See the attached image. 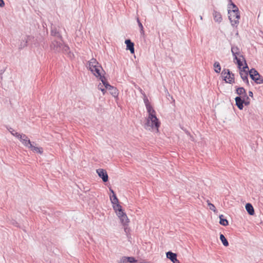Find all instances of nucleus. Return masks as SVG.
<instances>
[{
  "instance_id": "nucleus-1",
  "label": "nucleus",
  "mask_w": 263,
  "mask_h": 263,
  "mask_svg": "<svg viewBox=\"0 0 263 263\" xmlns=\"http://www.w3.org/2000/svg\"><path fill=\"white\" fill-rule=\"evenodd\" d=\"M148 116L146 119V122L144 124V127L147 130H156L158 131L160 123L156 116V111L151 105L146 106Z\"/></svg>"
},
{
  "instance_id": "nucleus-2",
  "label": "nucleus",
  "mask_w": 263,
  "mask_h": 263,
  "mask_svg": "<svg viewBox=\"0 0 263 263\" xmlns=\"http://www.w3.org/2000/svg\"><path fill=\"white\" fill-rule=\"evenodd\" d=\"M229 18L233 26H237L239 23L240 19V14L239 11L231 10L228 9Z\"/></svg>"
},
{
  "instance_id": "nucleus-3",
  "label": "nucleus",
  "mask_w": 263,
  "mask_h": 263,
  "mask_svg": "<svg viewBox=\"0 0 263 263\" xmlns=\"http://www.w3.org/2000/svg\"><path fill=\"white\" fill-rule=\"evenodd\" d=\"M249 74L251 78L254 81L256 84H260L263 83V77L261 76L258 72L254 68H252L249 71Z\"/></svg>"
},
{
  "instance_id": "nucleus-4",
  "label": "nucleus",
  "mask_w": 263,
  "mask_h": 263,
  "mask_svg": "<svg viewBox=\"0 0 263 263\" xmlns=\"http://www.w3.org/2000/svg\"><path fill=\"white\" fill-rule=\"evenodd\" d=\"M221 75L226 82L231 84L234 82V75L229 69H224L221 72Z\"/></svg>"
},
{
  "instance_id": "nucleus-5",
  "label": "nucleus",
  "mask_w": 263,
  "mask_h": 263,
  "mask_svg": "<svg viewBox=\"0 0 263 263\" xmlns=\"http://www.w3.org/2000/svg\"><path fill=\"white\" fill-rule=\"evenodd\" d=\"M62 43L60 41L53 40L50 45V48L51 50L55 53L60 52L62 50Z\"/></svg>"
},
{
  "instance_id": "nucleus-6",
  "label": "nucleus",
  "mask_w": 263,
  "mask_h": 263,
  "mask_svg": "<svg viewBox=\"0 0 263 263\" xmlns=\"http://www.w3.org/2000/svg\"><path fill=\"white\" fill-rule=\"evenodd\" d=\"M246 69H249L247 63H246V65L242 68V69L240 70L239 74L242 80L246 83L247 85H249V83L248 79V73Z\"/></svg>"
},
{
  "instance_id": "nucleus-7",
  "label": "nucleus",
  "mask_w": 263,
  "mask_h": 263,
  "mask_svg": "<svg viewBox=\"0 0 263 263\" xmlns=\"http://www.w3.org/2000/svg\"><path fill=\"white\" fill-rule=\"evenodd\" d=\"M97 173L98 176L102 178L103 182H106L108 180V176L106 171L102 168L97 170Z\"/></svg>"
},
{
  "instance_id": "nucleus-8",
  "label": "nucleus",
  "mask_w": 263,
  "mask_h": 263,
  "mask_svg": "<svg viewBox=\"0 0 263 263\" xmlns=\"http://www.w3.org/2000/svg\"><path fill=\"white\" fill-rule=\"evenodd\" d=\"M89 69L96 77L100 76L101 70L103 71L99 63H98V65L89 68Z\"/></svg>"
},
{
  "instance_id": "nucleus-9",
  "label": "nucleus",
  "mask_w": 263,
  "mask_h": 263,
  "mask_svg": "<svg viewBox=\"0 0 263 263\" xmlns=\"http://www.w3.org/2000/svg\"><path fill=\"white\" fill-rule=\"evenodd\" d=\"M18 139H20V141L25 146L28 148H29L30 145L32 144L30 140L25 134H22L20 137H18Z\"/></svg>"
},
{
  "instance_id": "nucleus-10",
  "label": "nucleus",
  "mask_w": 263,
  "mask_h": 263,
  "mask_svg": "<svg viewBox=\"0 0 263 263\" xmlns=\"http://www.w3.org/2000/svg\"><path fill=\"white\" fill-rule=\"evenodd\" d=\"M51 35L59 39L61 41H62V36L60 33L59 29L55 27H51Z\"/></svg>"
},
{
  "instance_id": "nucleus-11",
  "label": "nucleus",
  "mask_w": 263,
  "mask_h": 263,
  "mask_svg": "<svg viewBox=\"0 0 263 263\" xmlns=\"http://www.w3.org/2000/svg\"><path fill=\"white\" fill-rule=\"evenodd\" d=\"M166 257L170 259L173 263H180L177 258V254L172 252L166 253Z\"/></svg>"
},
{
  "instance_id": "nucleus-12",
  "label": "nucleus",
  "mask_w": 263,
  "mask_h": 263,
  "mask_svg": "<svg viewBox=\"0 0 263 263\" xmlns=\"http://www.w3.org/2000/svg\"><path fill=\"white\" fill-rule=\"evenodd\" d=\"M236 102V105L238 108L242 110L243 108V102H245V98H241V97H236L235 99Z\"/></svg>"
},
{
  "instance_id": "nucleus-13",
  "label": "nucleus",
  "mask_w": 263,
  "mask_h": 263,
  "mask_svg": "<svg viewBox=\"0 0 263 263\" xmlns=\"http://www.w3.org/2000/svg\"><path fill=\"white\" fill-rule=\"evenodd\" d=\"M125 43L126 45V49L129 50L131 53H134V44L130 40H126Z\"/></svg>"
},
{
  "instance_id": "nucleus-14",
  "label": "nucleus",
  "mask_w": 263,
  "mask_h": 263,
  "mask_svg": "<svg viewBox=\"0 0 263 263\" xmlns=\"http://www.w3.org/2000/svg\"><path fill=\"white\" fill-rule=\"evenodd\" d=\"M231 52L233 55L234 57V59H237V57H240V49L237 46H232L231 47Z\"/></svg>"
},
{
  "instance_id": "nucleus-15",
  "label": "nucleus",
  "mask_w": 263,
  "mask_h": 263,
  "mask_svg": "<svg viewBox=\"0 0 263 263\" xmlns=\"http://www.w3.org/2000/svg\"><path fill=\"white\" fill-rule=\"evenodd\" d=\"M63 53L67 54L70 58H72L74 57L73 54L71 53L69 51V47L62 43V50Z\"/></svg>"
},
{
  "instance_id": "nucleus-16",
  "label": "nucleus",
  "mask_w": 263,
  "mask_h": 263,
  "mask_svg": "<svg viewBox=\"0 0 263 263\" xmlns=\"http://www.w3.org/2000/svg\"><path fill=\"white\" fill-rule=\"evenodd\" d=\"M236 93L239 96L242 95V98H246L247 99H249V97L246 94V90L243 87H238L236 89Z\"/></svg>"
},
{
  "instance_id": "nucleus-17",
  "label": "nucleus",
  "mask_w": 263,
  "mask_h": 263,
  "mask_svg": "<svg viewBox=\"0 0 263 263\" xmlns=\"http://www.w3.org/2000/svg\"><path fill=\"white\" fill-rule=\"evenodd\" d=\"M109 191L112 194V195L111 196H110V199L111 202V203L113 204H115L116 203H119V200L117 198L114 191L113 190H112L111 188L109 189Z\"/></svg>"
},
{
  "instance_id": "nucleus-18",
  "label": "nucleus",
  "mask_w": 263,
  "mask_h": 263,
  "mask_svg": "<svg viewBox=\"0 0 263 263\" xmlns=\"http://www.w3.org/2000/svg\"><path fill=\"white\" fill-rule=\"evenodd\" d=\"M213 15L215 22L219 23L222 21V18L220 12L214 11Z\"/></svg>"
},
{
  "instance_id": "nucleus-19",
  "label": "nucleus",
  "mask_w": 263,
  "mask_h": 263,
  "mask_svg": "<svg viewBox=\"0 0 263 263\" xmlns=\"http://www.w3.org/2000/svg\"><path fill=\"white\" fill-rule=\"evenodd\" d=\"M107 87L106 89L110 91V93L111 94L112 96L116 97V96H118V90L116 88L111 86L110 85H107Z\"/></svg>"
},
{
  "instance_id": "nucleus-20",
  "label": "nucleus",
  "mask_w": 263,
  "mask_h": 263,
  "mask_svg": "<svg viewBox=\"0 0 263 263\" xmlns=\"http://www.w3.org/2000/svg\"><path fill=\"white\" fill-rule=\"evenodd\" d=\"M29 36H27L25 37L24 39H22V40L20 43V45H19L20 49H22L27 46V43L29 40Z\"/></svg>"
},
{
  "instance_id": "nucleus-21",
  "label": "nucleus",
  "mask_w": 263,
  "mask_h": 263,
  "mask_svg": "<svg viewBox=\"0 0 263 263\" xmlns=\"http://www.w3.org/2000/svg\"><path fill=\"white\" fill-rule=\"evenodd\" d=\"M246 209L249 215H253L254 214V210L251 203H248L246 204Z\"/></svg>"
},
{
  "instance_id": "nucleus-22",
  "label": "nucleus",
  "mask_w": 263,
  "mask_h": 263,
  "mask_svg": "<svg viewBox=\"0 0 263 263\" xmlns=\"http://www.w3.org/2000/svg\"><path fill=\"white\" fill-rule=\"evenodd\" d=\"M121 222L124 226H126L129 222V219L126 214H124L122 217L119 218Z\"/></svg>"
},
{
  "instance_id": "nucleus-23",
  "label": "nucleus",
  "mask_w": 263,
  "mask_h": 263,
  "mask_svg": "<svg viewBox=\"0 0 263 263\" xmlns=\"http://www.w3.org/2000/svg\"><path fill=\"white\" fill-rule=\"evenodd\" d=\"M29 148H30L31 151H32L34 152L39 153V154H42L43 153V149L41 147H35L33 145V144H31L30 145Z\"/></svg>"
},
{
  "instance_id": "nucleus-24",
  "label": "nucleus",
  "mask_w": 263,
  "mask_h": 263,
  "mask_svg": "<svg viewBox=\"0 0 263 263\" xmlns=\"http://www.w3.org/2000/svg\"><path fill=\"white\" fill-rule=\"evenodd\" d=\"M235 60L237 61V63L238 64L239 69H242V68L241 67L242 66V62L241 61V60L244 61L245 62V64L246 63L242 55H240V57H237V59Z\"/></svg>"
},
{
  "instance_id": "nucleus-25",
  "label": "nucleus",
  "mask_w": 263,
  "mask_h": 263,
  "mask_svg": "<svg viewBox=\"0 0 263 263\" xmlns=\"http://www.w3.org/2000/svg\"><path fill=\"white\" fill-rule=\"evenodd\" d=\"M98 61L96 59L92 58L88 62L87 68L89 69L93 66H95L98 65Z\"/></svg>"
},
{
  "instance_id": "nucleus-26",
  "label": "nucleus",
  "mask_w": 263,
  "mask_h": 263,
  "mask_svg": "<svg viewBox=\"0 0 263 263\" xmlns=\"http://www.w3.org/2000/svg\"><path fill=\"white\" fill-rule=\"evenodd\" d=\"M97 78H99L100 79V80L101 81V82H102V84L103 85H104V86L107 88V85H109L108 84V83L106 81V78H105V77L104 76H102L101 74V73H100V76H98V77H97Z\"/></svg>"
},
{
  "instance_id": "nucleus-27",
  "label": "nucleus",
  "mask_w": 263,
  "mask_h": 263,
  "mask_svg": "<svg viewBox=\"0 0 263 263\" xmlns=\"http://www.w3.org/2000/svg\"><path fill=\"white\" fill-rule=\"evenodd\" d=\"M220 218V221L219 223L220 224L223 226H227L229 224L228 221L224 218V216L223 215H221L219 216Z\"/></svg>"
},
{
  "instance_id": "nucleus-28",
  "label": "nucleus",
  "mask_w": 263,
  "mask_h": 263,
  "mask_svg": "<svg viewBox=\"0 0 263 263\" xmlns=\"http://www.w3.org/2000/svg\"><path fill=\"white\" fill-rule=\"evenodd\" d=\"M214 70L216 73H219L221 71V66L218 62H215L213 65Z\"/></svg>"
},
{
  "instance_id": "nucleus-29",
  "label": "nucleus",
  "mask_w": 263,
  "mask_h": 263,
  "mask_svg": "<svg viewBox=\"0 0 263 263\" xmlns=\"http://www.w3.org/2000/svg\"><path fill=\"white\" fill-rule=\"evenodd\" d=\"M220 239L224 246L227 247L229 246V242L223 234L220 235Z\"/></svg>"
},
{
  "instance_id": "nucleus-30",
  "label": "nucleus",
  "mask_w": 263,
  "mask_h": 263,
  "mask_svg": "<svg viewBox=\"0 0 263 263\" xmlns=\"http://www.w3.org/2000/svg\"><path fill=\"white\" fill-rule=\"evenodd\" d=\"M8 130L10 132V133L14 136L16 137V138H17L18 139V137H20V136L21 135V134L18 133H17L16 132L14 129H13L12 128H8Z\"/></svg>"
},
{
  "instance_id": "nucleus-31",
  "label": "nucleus",
  "mask_w": 263,
  "mask_h": 263,
  "mask_svg": "<svg viewBox=\"0 0 263 263\" xmlns=\"http://www.w3.org/2000/svg\"><path fill=\"white\" fill-rule=\"evenodd\" d=\"M124 258H126V260H127V262H128L130 263L136 262L137 260L133 257H123Z\"/></svg>"
},
{
  "instance_id": "nucleus-32",
  "label": "nucleus",
  "mask_w": 263,
  "mask_h": 263,
  "mask_svg": "<svg viewBox=\"0 0 263 263\" xmlns=\"http://www.w3.org/2000/svg\"><path fill=\"white\" fill-rule=\"evenodd\" d=\"M143 96V101L144 103L145 104V106H148V105H150V102H149V100L146 97V95L144 93H142Z\"/></svg>"
},
{
  "instance_id": "nucleus-33",
  "label": "nucleus",
  "mask_w": 263,
  "mask_h": 263,
  "mask_svg": "<svg viewBox=\"0 0 263 263\" xmlns=\"http://www.w3.org/2000/svg\"><path fill=\"white\" fill-rule=\"evenodd\" d=\"M113 208L116 212L119 211V210H121L122 206L119 204V203L114 204Z\"/></svg>"
},
{
  "instance_id": "nucleus-34",
  "label": "nucleus",
  "mask_w": 263,
  "mask_h": 263,
  "mask_svg": "<svg viewBox=\"0 0 263 263\" xmlns=\"http://www.w3.org/2000/svg\"><path fill=\"white\" fill-rule=\"evenodd\" d=\"M228 8H229V9H232L231 10H235V11H236L237 10V11H239L238 8H237V7L234 3H233L232 2L231 3V4L228 7Z\"/></svg>"
},
{
  "instance_id": "nucleus-35",
  "label": "nucleus",
  "mask_w": 263,
  "mask_h": 263,
  "mask_svg": "<svg viewBox=\"0 0 263 263\" xmlns=\"http://www.w3.org/2000/svg\"><path fill=\"white\" fill-rule=\"evenodd\" d=\"M98 89H100L103 94H104L106 92V89H107L104 85H102L101 84H100L98 85Z\"/></svg>"
},
{
  "instance_id": "nucleus-36",
  "label": "nucleus",
  "mask_w": 263,
  "mask_h": 263,
  "mask_svg": "<svg viewBox=\"0 0 263 263\" xmlns=\"http://www.w3.org/2000/svg\"><path fill=\"white\" fill-rule=\"evenodd\" d=\"M209 209L213 211L214 212H216V209L215 205L213 204H212V203H209Z\"/></svg>"
},
{
  "instance_id": "nucleus-37",
  "label": "nucleus",
  "mask_w": 263,
  "mask_h": 263,
  "mask_svg": "<svg viewBox=\"0 0 263 263\" xmlns=\"http://www.w3.org/2000/svg\"><path fill=\"white\" fill-rule=\"evenodd\" d=\"M117 215H118L119 218H120L122 217L124 214H125L122 210H119V211H118L116 212Z\"/></svg>"
},
{
  "instance_id": "nucleus-38",
  "label": "nucleus",
  "mask_w": 263,
  "mask_h": 263,
  "mask_svg": "<svg viewBox=\"0 0 263 263\" xmlns=\"http://www.w3.org/2000/svg\"><path fill=\"white\" fill-rule=\"evenodd\" d=\"M245 98V102H243V104H245V105H248L250 103L249 99H247L246 98Z\"/></svg>"
},
{
  "instance_id": "nucleus-39",
  "label": "nucleus",
  "mask_w": 263,
  "mask_h": 263,
  "mask_svg": "<svg viewBox=\"0 0 263 263\" xmlns=\"http://www.w3.org/2000/svg\"><path fill=\"white\" fill-rule=\"evenodd\" d=\"M118 263H127V260H126V258H124L122 257Z\"/></svg>"
},
{
  "instance_id": "nucleus-40",
  "label": "nucleus",
  "mask_w": 263,
  "mask_h": 263,
  "mask_svg": "<svg viewBox=\"0 0 263 263\" xmlns=\"http://www.w3.org/2000/svg\"><path fill=\"white\" fill-rule=\"evenodd\" d=\"M138 25L141 29V31L143 32V27L142 23L141 22H139Z\"/></svg>"
},
{
  "instance_id": "nucleus-41",
  "label": "nucleus",
  "mask_w": 263,
  "mask_h": 263,
  "mask_svg": "<svg viewBox=\"0 0 263 263\" xmlns=\"http://www.w3.org/2000/svg\"><path fill=\"white\" fill-rule=\"evenodd\" d=\"M5 6V3L3 0H0V7H3Z\"/></svg>"
},
{
  "instance_id": "nucleus-42",
  "label": "nucleus",
  "mask_w": 263,
  "mask_h": 263,
  "mask_svg": "<svg viewBox=\"0 0 263 263\" xmlns=\"http://www.w3.org/2000/svg\"><path fill=\"white\" fill-rule=\"evenodd\" d=\"M249 96L252 97L253 95V92L252 91H250L249 92Z\"/></svg>"
},
{
  "instance_id": "nucleus-43",
  "label": "nucleus",
  "mask_w": 263,
  "mask_h": 263,
  "mask_svg": "<svg viewBox=\"0 0 263 263\" xmlns=\"http://www.w3.org/2000/svg\"><path fill=\"white\" fill-rule=\"evenodd\" d=\"M137 21L138 24H139V22H140L138 17L137 18Z\"/></svg>"
},
{
  "instance_id": "nucleus-44",
  "label": "nucleus",
  "mask_w": 263,
  "mask_h": 263,
  "mask_svg": "<svg viewBox=\"0 0 263 263\" xmlns=\"http://www.w3.org/2000/svg\"><path fill=\"white\" fill-rule=\"evenodd\" d=\"M208 205H209V203H211L209 200L206 201Z\"/></svg>"
},
{
  "instance_id": "nucleus-45",
  "label": "nucleus",
  "mask_w": 263,
  "mask_h": 263,
  "mask_svg": "<svg viewBox=\"0 0 263 263\" xmlns=\"http://www.w3.org/2000/svg\"><path fill=\"white\" fill-rule=\"evenodd\" d=\"M126 229H127V228L125 227L124 228V230H125V232H126Z\"/></svg>"
}]
</instances>
